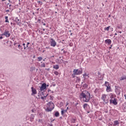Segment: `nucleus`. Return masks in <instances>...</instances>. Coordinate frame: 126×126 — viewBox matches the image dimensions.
<instances>
[{"instance_id": "nucleus-19", "label": "nucleus", "mask_w": 126, "mask_h": 126, "mask_svg": "<svg viewBox=\"0 0 126 126\" xmlns=\"http://www.w3.org/2000/svg\"><path fill=\"white\" fill-rule=\"evenodd\" d=\"M5 19H6L5 21V22L9 23V21H8V16H5Z\"/></svg>"}, {"instance_id": "nucleus-45", "label": "nucleus", "mask_w": 126, "mask_h": 126, "mask_svg": "<svg viewBox=\"0 0 126 126\" xmlns=\"http://www.w3.org/2000/svg\"><path fill=\"white\" fill-rule=\"evenodd\" d=\"M66 110H68V107H67Z\"/></svg>"}, {"instance_id": "nucleus-13", "label": "nucleus", "mask_w": 126, "mask_h": 126, "mask_svg": "<svg viewBox=\"0 0 126 126\" xmlns=\"http://www.w3.org/2000/svg\"><path fill=\"white\" fill-rule=\"evenodd\" d=\"M120 89H121L120 87L117 88L115 90L116 92L117 93H118V94H121V90H120Z\"/></svg>"}, {"instance_id": "nucleus-42", "label": "nucleus", "mask_w": 126, "mask_h": 126, "mask_svg": "<svg viewBox=\"0 0 126 126\" xmlns=\"http://www.w3.org/2000/svg\"><path fill=\"white\" fill-rule=\"evenodd\" d=\"M2 38H3L2 36L0 37V39H2Z\"/></svg>"}, {"instance_id": "nucleus-3", "label": "nucleus", "mask_w": 126, "mask_h": 126, "mask_svg": "<svg viewBox=\"0 0 126 126\" xmlns=\"http://www.w3.org/2000/svg\"><path fill=\"white\" fill-rule=\"evenodd\" d=\"M102 100H103V103L104 104H108L109 103V95L108 94H103L102 95L101 97Z\"/></svg>"}, {"instance_id": "nucleus-8", "label": "nucleus", "mask_w": 126, "mask_h": 126, "mask_svg": "<svg viewBox=\"0 0 126 126\" xmlns=\"http://www.w3.org/2000/svg\"><path fill=\"white\" fill-rule=\"evenodd\" d=\"M110 104H113L114 105H118V102H117V98H114V99H110Z\"/></svg>"}, {"instance_id": "nucleus-57", "label": "nucleus", "mask_w": 126, "mask_h": 126, "mask_svg": "<svg viewBox=\"0 0 126 126\" xmlns=\"http://www.w3.org/2000/svg\"><path fill=\"white\" fill-rule=\"evenodd\" d=\"M70 46H71V44H70Z\"/></svg>"}, {"instance_id": "nucleus-53", "label": "nucleus", "mask_w": 126, "mask_h": 126, "mask_svg": "<svg viewBox=\"0 0 126 126\" xmlns=\"http://www.w3.org/2000/svg\"><path fill=\"white\" fill-rule=\"evenodd\" d=\"M43 25H44V26L46 25V24H44Z\"/></svg>"}, {"instance_id": "nucleus-51", "label": "nucleus", "mask_w": 126, "mask_h": 126, "mask_svg": "<svg viewBox=\"0 0 126 126\" xmlns=\"http://www.w3.org/2000/svg\"><path fill=\"white\" fill-rule=\"evenodd\" d=\"M61 61H62V62H63V59H62Z\"/></svg>"}, {"instance_id": "nucleus-6", "label": "nucleus", "mask_w": 126, "mask_h": 126, "mask_svg": "<svg viewBox=\"0 0 126 126\" xmlns=\"http://www.w3.org/2000/svg\"><path fill=\"white\" fill-rule=\"evenodd\" d=\"M40 91H44L47 89V84L43 83L42 84L41 87H39Z\"/></svg>"}, {"instance_id": "nucleus-35", "label": "nucleus", "mask_w": 126, "mask_h": 126, "mask_svg": "<svg viewBox=\"0 0 126 126\" xmlns=\"http://www.w3.org/2000/svg\"><path fill=\"white\" fill-rule=\"evenodd\" d=\"M44 98H46V96H44V97H43V96H42V97H41V99H42V100L44 99Z\"/></svg>"}, {"instance_id": "nucleus-12", "label": "nucleus", "mask_w": 126, "mask_h": 126, "mask_svg": "<svg viewBox=\"0 0 126 126\" xmlns=\"http://www.w3.org/2000/svg\"><path fill=\"white\" fill-rule=\"evenodd\" d=\"M126 75H123L119 78V80H120V81H122L123 80H126Z\"/></svg>"}, {"instance_id": "nucleus-50", "label": "nucleus", "mask_w": 126, "mask_h": 126, "mask_svg": "<svg viewBox=\"0 0 126 126\" xmlns=\"http://www.w3.org/2000/svg\"><path fill=\"white\" fill-rule=\"evenodd\" d=\"M118 28H121V27H118Z\"/></svg>"}, {"instance_id": "nucleus-17", "label": "nucleus", "mask_w": 126, "mask_h": 126, "mask_svg": "<svg viewBox=\"0 0 126 126\" xmlns=\"http://www.w3.org/2000/svg\"><path fill=\"white\" fill-rule=\"evenodd\" d=\"M119 121H115L114 122V126H118V125H119Z\"/></svg>"}, {"instance_id": "nucleus-10", "label": "nucleus", "mask_w": 126, "mask_h": 126, "mask_svg": "<svg viewBox=\"0 0 126 126\" xmlns=\"http://www.w3.org/2000/svg\"><path fill=\"white\" fill-rule=\"evenodd\" d=\"M109 96L111 99H114V98H116V97H117L116 94H109V96Z\"/></svg>"}, {"instance_id": "nucleus-22", "label": "nucleus", "mask_w": 126, "mask_h": 126, "mask_svg": "<svg viewBox=\"0 0 126 126\" xmlns=\"http://www.w3.org/2000/svg\"><path fill=\"white\" fill-rule=\"evenodd\" d=\"M55 117H59L60 116V113H59V112H56L55 114Z\"/></svg>"}, {"instance_id": "nucleus-18", "label": "nucleus", "mask_w": 126, "mask_h": 126, "mask_svg": "<svg viewBox=\"0 0 126 126\" xmlns=\"http://www.w3.org/2000/svg\"><path fill=\"white\" fill-rule=\"evenodd\" d=\"M41 64L40 65L41 67H46V64L45 63H43V62H41Z\"/></svg>"}, {"instance_id": "nucleus-39", "label": "nucleus", "mask_w": 126, "mask_h": 126, "mask_svg": "<svg viewBox=\"0 0 126 126\" xmlns=\"http://www.w3.org/2000/svg\"><path fill=\"white\" fill-rule=\"evenodd\" d=\"M73 124H74V123H75V120L73 119Z\"/></svg>"}, {"instance_id": "nucleus-54", "label": "nucleus", "mask_w": 126, "mask_h": 126, "mask_svg": "<svg viewBox=\"0 0 126 126\" xmlns=\"http://www.w3.org/2000/svg\"><path fill=\"white\" fill-rule=\"evenodd\" d=\"M43 61L45 62V59L43 60Z\"/></svg>"}, {"instance_id": "nucleus-32", "label": "nucleus", "mask_w": 126, "mask_h": 126, "mask_svg": "<svg viewBox=\"0 0 126 126\" xmlns=\"http://www.w3.org/2000/svg\"><path fill=\"white\" fill-rule=\"evenodd\" d=\"M28 45H30V43L29 42H28L27 44V48H28Z\"/></svg>"}, {"instance_id": "nucleus-4", "label": "nucleus", "mask_w": 126, "mask_h": 126, "mask_svg": "<svg viewBox=\"0 0 126 126\" xmlns=\"http://www.w3.org/2000/svg\"><path fill=\"white\" fill-rule=\"evenodd\" d=\"M73 74L74 75H80L82 73V69H75L73 70Z\"/></svg>"}, {"instance_id": "nucleus-52", "label": "nucleus", "mask_w": 126, "mask_h": 126, "mask_svg": "<svg viewBox=\"0 0 126 126\" xmlns=\"http://www.w3.org/2000/svg\"><path fill=\"white\" fill-rule=\"evenodd\" d=\"M60 119H63V117H60Z\"/></svg>"}, {"instance_id": "nucleus-40", "label": "nucleus", "mask_w": 126, "mask_h": 126, "mask_svg": "<svg viewBox=\"0 0 126 126\" xmlns=\"http://www.w3.org/2000/svg\"><path fill=\"white\" fill-rule=\"evenodd\" d=\"M119 33H120V34H122V31L119 32Z\"/></svg>"}, {"instance_id": "nucleus-15", "label": "nucleus", "mask_w": 126, "mask_h": 126, "mask_svg": "<svg viewBox=\"0 0 126 126\" xmlns=\"http://www.w3.org/2000/svg\"><path fill=\"white\" fill-rule=\"evenodd\" d=\"M53 68H54L55 69H59V68H60V65H53Z\"/></svg>"}, {"instance_id": "nucleus-31", "label": "nucleus", "mask_w": 126, "mask_h": 126, "mask_svg": "<svg viewBox=\"0 0 126 126\" xmlns=\"http://www.w3.org/2000/svg\"><path fill=\"white\" fill-rule=\"evenodd\" d=\"M38 2L39 3H41L42 4V1H41V0H38Z\"/></svg>"}, {"instance_id": "nucleus-16", "label": "nucleus", "mask_w": 126, "mask_h": 126, "mask_svg": "<svg viewBox=\"0 0 126 126\" xmlns=\"http://www.w3.org/2000/svg\"><path fill=\"white\" fill-rule=\"evenodd\" d=\"M84 77H88L89 78V74L88 73H84L83 74Z\"/></svg>"}, {"instance_id": "nucleus-46", "label": "nucleus", "mask_w": 126, "mask_h": 126, "mask_svg": "<svg viewBox=\"0 0 126 126\" xmlns=\"http://www.w3.org/2000/svg\"><path fill=\"white\" fill-rule=\"evenodd\" d=\"M115 35L116 36H117V33H115Z\"/></svg>"}, {"instance_id": "nucleus-21", "label": "nucleus", "mask_w": 126, "mask_h": 126, "mask_svg": "<svg viewBox=\"0 0 126 126\" xmlns=\"http://www.w3.org/2000/svg\"><path fill=\"white\" fill-rule=\"evenodd\" d=\"M105 86H106V87H110V84L108 82H105Z\"/></svg>"}, {"instance_id": "nucleus-47", "label": "nucleus", "mask_w": 126, "mask_h": 126, "mask_svg": "<svg viewBox=\"0 0 126 126\" xmlns=\"http://www.w3.org/2000/svg\"><path fill=\"white\" fill-rule=\"evenodd\" d=\"M51 91V90H48V92Z\"/></svg>"}, {"instance_id": "nucleus-48", "label": "nucleus", "mask_w": 126, "mask_h": 126, "mask_svg": "<svg viewBox=\"0 0 126 126\" xmlns=\"http://www.w3.org/2000/svg\"><path fill=\"white\" fill-rule=\"evenodd\" d=\"M73 78L74 77V75H73V74L72 75Z\"/></svg>"}, {"instance_id": "nucleus-29", "label": "nucleus", "mask_w": 126, "mask_h": 126, "mask_svg": "<svg viewBox=\"0 0 126 126\" xmlns=\"http://www.w3.org/2000/svg\"><path fill=\"white\" fill-rule=\"evenodd\" d=\"M18 48H19V49H21V51H22V48L20 45H18Z\"/></svg>"}, {"instance_id": "nucleus-38", "label": "nucleus", "mask_w": 126, "mask_h": 126, "mask_svg": "<svg viewBox=\"0 0 126 126\" xmlns=\"http://www.w3.org/2000/svg\"><path fill=\"white\" fill-rule=\"evenodd\" d=\"M68 105V102H66V107Z\"/></svg>"}, {"instance_id": "nucleus-14", "label": "nucleus", "mask_w": 126, "mask_h": 126, "mask_svg": "<svg viewBox=\"0 0 126 126\" xmlns=\"http://www.w3.org/2000/svg\"><path fill=\"white\" fill-rule=\"evenodd\" d=\"M106 91L107 92H112V89L111 88V87H107L106 88Z\"/></svg>"}, {"instance_id": "nucleus-43", "label": "nucleus", "mask_w": 126, "mask_h": 126, "mask_svg": "<svg viewBox=\"0 0 126 126\" xmlns=\"http://www.w3.org/2000/svg\"><path fill=\"white\" fill-rule=\"evenodd\" d=\"M124 96H125V99H126V95L125 94Z\"/></svg>"}, {"instance_id": "nucleus-23", "label": "nucleus", "mask_w": 126, "mask_h": 126, "mask_svg": "<svg viewBox=\"0 0 126 126\" xmlns=\"http://www.w3.org/2000/svg\"><path fill=\"white\" fill-rule=\"evenodd\" d=\"M37 60H38V62H41V61L43 60V58H42L41 57H38Z\"/></svg>"}, {"instance_id": "nucleus-34", "label": "nucleus", "mask_w": 126, "mask_h": 126, "mask_svg": "<svg viewBox=\"0 0 126 126\" xmlns=\"http://www.w3.org/2000/svg\"><path fill=\"white\" fill-rule=\"evenodd\" d=\"M32 113H35V109H32Z\"/></svg>"}, {"instance_id": "nucleus-26", "label": "nucleus", "mask_w": 126, "mask_h": 126, "mask_svg": "<svg viewBox=\"0 0 126 126\" xmlns=\"http://www.w3.org/2000/svg\"><path fill=\"white\" fill-rule=\"evenodd\" d=\"M62 110L61 114L62 115H63V114H64V110L63 109V108H62Z\"/></svg>"}, {"instance_id": "nucleus-55", "label": "nucleus", "mask_w": 126, "mask_h": 126, "mask_svg": "<svg viewBox=\"0 0 126 126\" xmlns=\"http://www.w3.org/2000/svg\"><path fill=\"white\" fill-rule=\"evenodd\" d=\"M103 6H104V4H102Z\"/></svg>"}, {"instance_id": "nucleus-25", "label": "nucleus", "mask_w": 126, "mask_h": 126, "mask_svg": "<svg viewBox=\"0 0 126 126\" xmlns=\"http://www.w3.org/2000/svg\"><path fill=\"white\" fill-rule=\"evenodd\" d=\"M56 62L58 63L61 64L62 63V62L60 61V60L59 59H57L56 60Z\"/></svg>"}, {"instance_id": "nucleus-5", "label": "nucleus", "mask_w": 126, "mask_h": 126, "mask_svg": "<svg viewBox=\"0 0 126 126\" xmlns=\"http://www.w3.org/2000/svg\"><path fill=\"white\" fill-rule=\"evenodd\" d=\"M50 46L51 47H55L57 46V42H56V40H55V39L53 38L50 39Z\"/></svg>"}, {"instance_id": "nucleus-11", "label": "nucleus", "mask_w": 126, "mask_h": 126, "mask_svg": "<svg viewBox=\"0 0 126 126\" xmlns=\"http://www.w3.org/2000/svg\"><path fill=\"white\" fill-rule=\"evenodd\" d=\"M105 43L106 44H108V45H111V44H112V40L110 39H107L105 40Z\"/></svg>"}, {"instance_id": "nucleus-24", "label": "nucleus", "mask_w": 126, "mask_h": 126, "mask_svg": "<svg viewBox=\"0 0 126 126\" xmlns=\"http://www.w3.org/2000/svg\"><path fill=\"white\" fill-rule=\"evenodd\" d=\"M88 105V104L87 103H86V104H84V106H83L84 109H86L87 108V105Z\"/></svg>"}, {"instance_id": "nucleus-33", "label": "nucleus", "mask_w": 126, "mask_h": 126, "mask_svg": "<svg viewBox=\"0 0 126 126\" xmlns=\"http://www.w3.org/2000/svg\"><path fill=\"white\" fill-rule=\"evenodd\" d=\"M77 79L79 81H80V78H78V77H77Z\"/></svg>"}, {"instance_id": "nucleus-7", "label": "nucleus", "mask_w": 126, "mask_h": 126, "mask_svg": "<svg viewBox=\"0 0 126 126\" xmlns=\"http://www.w3.org/2000/svg\"><path fill=\"white\" fill-rule=\"evenodd\" d=\"M5 36V37H10V33L9 32V31H7V30H5L2 34L1 35Z\"/></svg>"}, {"instance_id": "nucleus-2", "label": "nucleus", "mask_w": 126, "mask_h": 126, "mask_svg": "<svg viewBox=\"0 0 126 126\" xmlns=\"http://www.w3.org/2000/svg\"><path fill=\"white\" fill-rule=\"evenodd\" d=\"M55 109V104L52 102H49L47 103V106L46 108L47 112H52L53 110Z\"/></svg>"}, {"instance_id": "nucleus-28", "label": "nucleus", "mask_w": 126, "mask_h": 126, "mask_svg": "<svg viewBox=\"0 0 126 126\" xmlns=\"http://www.w3.org/2000/svg\"><path fill=\"white\" fill-rule=\"evenodd\" d=\"M54 74H55V75H58L59 74V72L56 71L54 72Z\"/></svg>"}, {"instance_id": "nucleus-58", "label": "nucleus", "mask_w": 126, "mask_h": 126, "mask_svg": "<svg viewBox=\"0 0 126 126\" xmlns=\"http://www.w3.org/2000/svg\"><path fill=\"white\" fill-rule=\"evenodd\" d=\"M70 46H71V44H70Z\"/></svg>"}, {"instance_id": "nucleus-49", "label": "nucleus", "mask_w": 126, "mask_h": 126, "mask_svg": "<svg viewBox=\"0 0 126 126\" xmlns=\"http://www.w3.org/2000/svg\"><path fill=\"white\" fill-rule=\"evenodd\" d=\"M4 0H2V1H4Z\"/></svg>"}, {"instance_id": "nucleus-27", "label": "nucleus", "mask_w": 126, "mask_h": 126, "mask_svg": "<svg viewBox=\"0 0 126 126\" xmlns=\"http://www.w3.org/2000/svg\"><path fill=\"white\" fill-rule=\"evenodd\" d=\"M31 120H34V115H33L32 114L31 115Z\"/></svg>"}, {"instance_id": "nucleus-44", "label": "nucleus", "mask_w": 126, "mask_h": 126, "mask_svg": "<svg viewBox=\"0 0 126 126\" xmlns=\"http://www.w3.org/2000/svg\"><path fill=\"white\" fill-rule=\"evenodd\" d=\"M47 86V87H49V85H46V87Z\"/></svg>"}, {"instance_id": "nucleus-36", "label": "nucleus", "mask_w": 126, "mask_h": 126, "mask_svg": "<svg viewBox=\"0 0 126 126\" xmlns=\"http://www.w3.org/2000/svg\"><path fill=\"white\" fill-rule=\"evenodd\" d=\"M38 122L39 123H41V122H42V120H41V119L38 120Z\"/></svg>"}, {"instance_id": "nucleus-56", "label": "nucleus", "mask_w": 126, "mask_h": 126, "mask_svg": "<svg viewBox=\"0 0 126 126\" xmlns=\"http://www.w3.org/2000/svg\"><path fill=\"white\" fill-rule=\"evenodd\" d=\"M76 126H78V124L76 125Z\"/></svg>"}, {"instance_id": "nucleus-9", "label": "nucleus", "mask_w": 126, "mask_h": 126, "mask_svg": "<svg viewBox=\"0 0 126 126\" xmlns=\"http://www.w3.org/2000/svg\"><path fill=\"white\" fill-rule=\"evenodd\" d=\"M32 89V96H33V95H36V94H37V90H36V89L33 88V87H32L31 88Z\"/></svg>"}, {"instance_id": "nucleus-20", "label": "nucleus", "mask_w": 126, "mask_h": 126, "mask_svg": "<svg viewBox=\"0 0 126 126\" xmlns=\"http://www.w3.org/2000/svg\"><path fill=\"white\" fill-rule=\"evenodd\" d=\"M110 28H111V26H108L107 27H105V28H104V30L105 31H109V30H110Z\"/></svg>"}, {"instance_id": "nucleus-37", "label": "nucleus", "mask_w": 126, "mask_h": 126, "mask_svg": "<svg viewBox=\"0 0 126 126\" xmlns=\"http://www.w3.org/2000/svg\"><path fill=\"white\" fill-rule=\"evenodd\" d=\"M66 112H67V110H64V113H66Z\"/></svg>"}, {"instance_id": "nucleus-1", "label": "nucleus", "mask_w": 126, "mask_h": 126, "mask_svg": "<svg viewBox=\"0 0 126 126\" xmlns=\"http://www.w3.org/2000/svg\"><path fill=\"white\" fill-rule=\"evenodd\" d=\"M90 93L87 91H84L80 94V98L84 102H89L90 100Z\"/></svg>"}, {"instance_id": "nucleus-30", "label": "nucleus", "mask_w": 126, "mask_h": 126, "mask_svg": "<svg viewBox=\"0 0 126 126\" xmlns=\"http://www.w3.org/2000/svg\"><path fill=\"white\" fill-rule=\"evenodd\" d=\"M23 46H24V50H25L26 49V47L25 46V43H23Z\"/></svg>"}, {"instance_id": "nucleus-41", "label": "nucleus", "mask_w": 126, "mask_h": 126, "mask_svg": "<svg viewBox=\"0 0 126 126\" xmlns=\"http://www.w3.org/2000/svg\"><path fill=\"white\" fill-rule=\"evenodd\" d=\"M109 49H112V45H111V47H109Z\"/></svg>"}]
</instances>
